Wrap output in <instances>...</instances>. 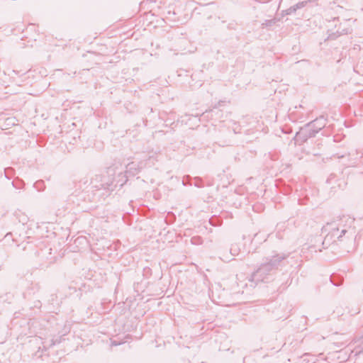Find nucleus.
<instances>
[{"mask_svg": "<svg viewBox=\"0 0 363 363\" xmlns=\"http://www.w3.org/2000/svg\"><path fill=\"white\" fill-rule=\"evenodd\" d=\"M303 6H304V2L298 3V4H297L296 6H293V7H291V8L289 9V13H291V12H292V11H296V9H300V8H302Z\"/></svg>", "mask_w": 363, "mask_h": 363, "instance_id": "nucleus-2", "label": "nucleus"}, {"mask_svg": "<svg viewBox=\"0 0 363 363\" xmlns=\"http://www.w3.org/2000/svg\"><path fill=\"white\" fill-rule=\"evenodd\" d=\"M323 231L324 233H327L325 239L333 238H340L345 233V230H342L341 232H340L337 224L335 223L327 224L325 226L323 227Z\"/></svg>", "mask_w": 363, "mask_h": 363, "instance_id": "nucleus-1", "label": "nucleus"}]
</instances>
